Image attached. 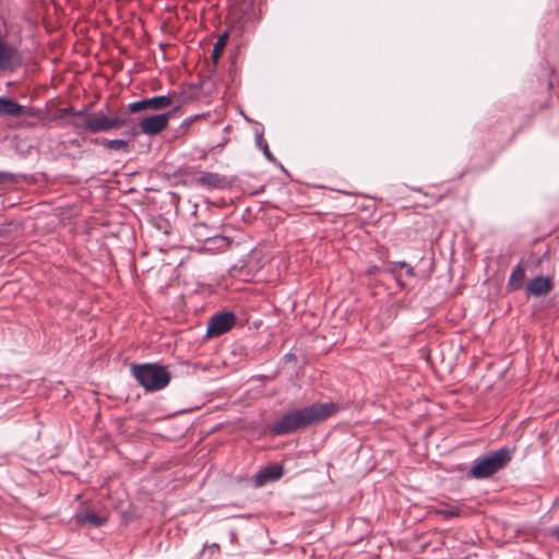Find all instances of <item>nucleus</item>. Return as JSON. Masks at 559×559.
Wrapping results in <instances>:
<instances>
[{
    "mask_svg": "<svg viewBox=\"0 0 559 559\" xmlns=\"http://www.w3.org/2000/svg\"><path fill=\"white\" fill-rule=\"evenodd\" d=\"M338 409V404L332 402L313 403L304 408H293L272 424L270 432L274 436L289 435L324 420Z\"/></svg>",
    "mask_w": 559,
    "mask_h": 559,
    "instance_id": "nucleus-1",
    "label": "nucleus"
},
{
    "mask_svg": "<svg viewBox=\"0 0 559 559\" xmlns=\"http://www.w3.org/2000/svg\"><path fill=\"white\" fill-rule=\"evenodd\" d=\"M130 371L146 392L160 391L171 380V373L167 367L158 364H135L131 366Z\"/></svg>",
    "mask_w": 559,
    "mask_h": 559,
    "instance_id": "nucleus-2",
    "label": "nucleus"
},
{
    "mask_svg": "<svg viewBox=\"0 0 559 559\" xmlns=\"http://www.w3.org/2000/svg\"><path fill=\"white\" fill-rule=\"evenodd\" d=\"M513 450L500 448L474 461L468 472V477L485 479L504 468L512 460Z\"/></svg>",
    "mask_w": 559,
    "mask_h": 559,
    "instance_id": "nucleus-3",
    "label": "nucleus"
},
{
    "mask_svg": "<svg viewBox=\"0 0 559 559\" xmlns=\"http://www.w3.org/2000/svg\"><path fill=\"white\" fill-rule=\"evenodd\" d=\"M129 117L127 112L108 117L103 111L87 116L82 122L73 120L71 126L75 129H84L91 133L107 132L112 129L127 126Z\"/></svg>",
    "mask_w": 559,
    "mask_h": 559,
    "instance_id": "nucleus-4",
    "label": "nucleus"
},
{
    "mask_svg": "<svg viewBox=\"0 0 559 559\" xmlns=\"http://www.w3.org/2000/svg\"><path fill=\"white\" fill-rule=\"evenodd\" d=\"M23 64V55L17 46L0 35V70L14 72Z\"/></svg>",
    "mask_w": 559,
    "mask_h": 559,
    "instance_id": "nucleus-5",
    "label": "nucleus"
},
{
    "mask_svg": "<svg viewBox=\"0 0 559 559\" xmlns=\"http://www.w3.org/2000/svg\"><path fill=\"white\" fill-rule=\"evenodd\" d=\"M236 324L234 312H219L214 314L207 324V336L217 337L230 331Z\"/></svg>",
    "mask_w": 559,
    "mask_h": 559,
    "instance_id": "nucleus-6",
    "label": "nucleus"
},
{
    "mask_svg": "<svg viewBox=\"0 0 559 559\" xmlns=\"http://www.w3.org/2000/svg\"><path fill=\"white\" fill-rule=\"evenodd\" d=\"M171 116L173 112L167 111L164 114L153 115L141 119L139 123L141 132L147 135H156L163 132L167 128L168 121L171 118Z\"/></svg>",
    "mask_w": 559,
    "mask_h": 559,
    "instance_id": "nucleus-7",
    "label": "nucleus"
},
{
    "mask_svg": "<svg viewBox=\"0 0 559 559\" xmlns=\"http://www.w3.org/2000/svg\"><path fill=\"white\" fill-rule=\"evenodd\" d=\"M284 475V468L280 464H271L261 468L254 476L253 481L257 487H262L269 481L278 480Z\"/></svg>",
    "mask_w": 559,
    "mask_h": 559,
    "instance_id": "nucleus-8",
    "label": "nucleus"
},
{
    "mask_svg": "<svg viewBox=\"0 0 559 559\" xmlns=\"http://www.w3.org/2000/svg\"><path fill=\"white\" fill-rule=\"evenodd\" d=\"M192 233L199 241L214 240L219 248L228 247L230 243L227 237L212 233L205 223L194 224Z\"/></svg>",
    "mask_w": 559,
    "mask_h": 559,
    "instance_id": "nucleus-9",
    "label": "nucleus"
},
{
    "mask_svg": "<svg viewBox=\"0 0 559 559\" xmlns=\"http://www.w3.org/2000/svg\"><path fill=\"white\" fill-rule=\"evenodd\" d=\"M554 283L550 277L536 276L530 280L526 285V293L532 296H544L551 292Z\"/></svg>",
    "mask_w": 559,
    "mask_h": 559,
    "instance_id": "nucleus-10",
    "label": "nucleus"
},
{
    "mask_svg": "<svg viewBox=\"0 0 559 559\" xmlns=\"http://www.w3.org/2000/svg\"><path fill=\"white\" fill-rule=\"evenodd\" d=\"M25 112V107L11 98L0 96V116L17 117Z\"/></svg>",
    "mask_w": 559,
    "mask_h": 559,
    "instance_id": "nucleus-11",
    "label": "nucleus"
},
{
    "mask_svg": "<svg viewBox=\"0 0 559 559\" xmlns=\"http://www.w3.org/2000/svg\"><path fill=\"white\" fill-rule=\"evenodd\" d=\"M76 520L81 524H88L93 527H99L105 524L106 518L97 514L94 510L86 509L76 515Z\"/></svg>",
    "mask_w": 559,
    "mask_h": 559,
    "instance_id": "nucleus-12",
    "label": "nucleus"
},
{
    "mask_svg": "<svg viewBox=\"0 0 559 559\" xmlns=\"http://www.w3.org/2000/svg\"><path fill=\"white\" fill-rule=\"evenodd\" d=\"M146 103L148 110L157 111L170 107L173 98L169 95L154 96L146 98Z\"/></svg>",
    "mask_w": 559,
    "mask_h": 559,
    "instance_id": "nucleus-13",
    "label": "nucleus"
},
{
    "mask_svg": "<svg viewBox=\"0 0 559 559\" xmlns=\"http://www.w3.org/2000/svg\"><path fill=\"white\" fill-rule=\"evenodd\" d=\"M525 280V270L521 264H518L509 278L508 289L509 290H518L521 288L523 282Z\"/></svg>",
    "mask_w": 559,
    "mask_h": 559,
    "instance_id": "nucleus-14",
    "label": "nucleus"
},
{
    "mask_svg": "<svg viewBox=\"0 0 559 559\" xmlns=\"http://www.w3.org/2000/svg\"><path fill=\"white\" fill-rule=\"evenodd\" d=\"M103 146L108 150L122 151L124 153L130 152L129 142L126 140H120V139L103 140Z\"/></svg>",
    "mask_w": 559,
    "mask_h": 559,
    "instance_id": "nucleus-15",
    "label": "nucleus"
},
{
    "mask_svg": "<svg viewBox=\"0 0 559 559\" xmlns=\"http://www.w3.org/2000/svg\"><path fill=\"white\" fill-rule=\"evenodd\" d=\"M227 38H228V35L224 34L217 39L216 44L214 45V48L211 53V58L214 63L218 62V60L224 51V48L227 44Z\"/></svg>",
    "mask_w": 559,
    "mask_h": 559,
    "instance_id": "nucleus-16",
    "label": "nucleus"
},
{
    "mask_svg": "<svg viewBox=\"0 0 559 559\" xmlns=\"http://www.w3.org/2000/svg\"><path fill=\"white\" fill-rule=\"evenodd\" d=\"M199 181L204 185V186H207L210 188H217L221 186L222 183V178L217 175V174H205L204 176H202Z\"/></svg>",
    "mask_w": 559,
    "mask_h": 559,
    "instance_id": "nucleus-17",
    "label": "nucleus"
},
{
    "mask_svg": "<svg viewBox=\"0 0 559 559\" xmlns=\"http://www.w3.org/2000/svg\"><path fill=\"white\" fill-rule=\"evenodd\" d=\"M143 110H148L147 109L146 98L138 100V102L130 103L128 105V112H130V114H135V112H140V111H143Z\"/></svg>",
    "mask_w": 559,
    "mask_h": 559,
    "instance_id": "nucleus-18",
    "label": "nucleus"
},
{
    "mask_svg": "<svg viewBox=\"0 0 559 559\" xmlns=\"http://www.w3.org/2000/svg\"><path fill=\"white\" fill-rule=\"evenodd\" d=\"M439 514L443 515L444 518H453L459 515V511L456 509H443L439 511Z\"/></svg>",
    "mask_w": 559,
    "mask_h": 559,
    "instance_id": "nucleus-19",
    "label": "nucleus"
},
{
    "mask_svg": "<svg viewBox=\"0 0 559 559\" xmlns=\"http://www.w3.org/2000/svg\"><path fill=\"white\" fill-rule=\"evenodd\" d=\"M408 263L404 261L393 262L391 266V272L396 274L400 270L405 269Z\"/></svg>",
    "mask_w": 559,
    "mask_h": 559,
    "instance_id": "nucleus-20",
    "label": "nucleus"
},
{
    "mask_svg": "<svg viewBox=\"0 0 559 559\" xmlns=\"http://www.w3.org/2000/svg\"><path fill=\"white\" fill-rule=\"evenodd\" d=\"M68 115L75 116V110L72 107L62 108L60 110V117H66Z\"/></svg>",
    "mask_w": 559,
    "mask_h": 559,
    "instance_id": "nucleus-21",
    "label": "nucleus"
},
{
    "mask_svg": "<svg viewBox=\"0 0 559 559\" xmlns=\"http://www.w3.org/2000/svg\"><path fill=\"white\" fill-rule=\"evenodd\" d=\"M262 150H263V153H264L265 157H266L267 159H270V160H273V155H272V153L270 152L267 144H264V145H263V147H262Z\"/></svg>",
    "mask_w": 559,
    "mask_h": 559,
    "instance_id": "nucleus-22",
    "label": "nucleus"
},
{
    "mask_svg": "<svg viewBox=\"0 0 559 559\" xmlns=\"http://www.w3.org/2000/svg\"><path fill=\"white\" fill-rule=\"evenodd\" d=\"M82 116H84L85 118L88 116L87 109L83 108L81 110H75V117H82Z\"/></svg>",
    "mask_w": 559,
    "mask_h": 559,
    "instance_id": "nucleus-23",
    "label": "nucleus"
},
{
    "mask_svg": "<svg viewBox=\"0 0 559 559\" xmlns=\"http://www.w3.org/2000/svg\"><path fill=\"white\" fill-rule=\"evenodd\" d=\"M405 271H406V275L413 277L415 275V272H414V267L411 266L409 264L405 267Z\"/></svg>",
    "mask_w": 559,
    "mask_h": 559,
    "instance_id": "nucleus-24",
    "label": "nucleus"
},
{
    "mask_svg": "<svg viewBox=\"0 0 559 559\" xmlns=\"http://www.w3.org/2000/svg\"><path fill=\"white\" fill-rule=\"evenodd\" d=\"M229 537H230V542L235 543L237 540V533L235 531H230Z\"/></svg>",
    "mask_w": 559,
    "mask_h": 559,
    "instance_id": "nucleus-25",
    "label": "nucleus"
},
{
    "mask_svg": "<svg viewBox=\"0 0 559 559\" xmlns=\"http://www.w3.org/2000/svg\"><path fill=\"white\" fill-rule=\"evenodd\" d=\"M552 535L559 540V525L552 530Z\"/></svg>",
    "mask_w": 559,
    "mask_h": 559,
    "instance_id": "nucleus-26",
    "label": "nucleus"
},
{
    "mask_svg": "<svg viewBox=\"0 0 559 559\" xmlns=\"http://www.w3.org/2000/svg\"><path fill=\"white\" fill-rule=\"evenodd\" d=\"M207 547H209V549H215V550H218V549H219V545H218V544H216V543H214V544H212V545H210V546H207Z\"/></svg>",
    "mask_w": 559,
    "mask_h": 559,
    "instance_id": "nucleus-27",
    "label": "nucleus"
}]
</instances>
